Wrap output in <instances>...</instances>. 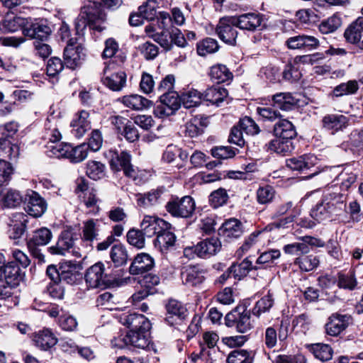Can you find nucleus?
Listing matches in <instances>:
<instances>
[{
  "label": "nucleus",
  "instance_id": "nucleus-1",
  "mask_svg": "<svg viewBox=\"0 0 363 363\" xmlns=\"http://www.w3.org/2000/svg\"><path fill=\"white\" fill-rule=\"evenodd\" d=\"M103 142L101 132L94 130L89 143H83L74 147L70 144H60L52 146L49 156L58 159H86L89 151L96 152L100 149Z\"/></svg>",
  "mask_w": 363,
  "mask_h": 363
},
{
  "label": "nucleus",
  "instance_id": "nucleus-2",
  "mask_svg": "<svg viewBox=\"0 0 363 363\" xmlns=\"http://www.w3.org/2000/svg\"><path fill=\"white\" fill-rule=\"evenodd\" d=\"M84 279L88 287L92 289H106L113 284L106 272L105 264L102 262L89 267L86 271Z\"/></svg>",
  "mask_w": 363,
  "mask_h": 363
},
{
  "label": "nucleus",
  "instance_id": "nucleus-3",
  "mask_svg": "<svg viewBox=\"0 0 363 363\" xmlns=\"http://www.w3.org/2000/svg\"><path fill=\"white\" fill-rule=\"evenodd\" d=\"M81 10L83 15L89 20L92 29L101 31L105 28L102 24L106 21V16L100 3L89 1Z\"/></svg>",
  "mask_w": 363,
  "mask_h": 363
},
{
  "label": "nucleus",
  "instance_id": "nucleus-4",
  "mask_svg": "<svg viewBox=\"0 0 363 363\" xmlns=\"http://www.w3.org/2000/svg\"><path fill=\"white\" fill-rule=\"evenodd\" d=\"M85 54L83 47L77 42V39L69 40L64 49V60L65 65L69 69H75L84 60Z\"/></svg>",
  "mask_w": 363,
  "mask_h": 363
},
{
  "label": "nucleus",
  "instance_id": "nucleus-5",
  "mask_svg": "<svg viewBox=\"0 0 363 363\" xmlns=\"http://www.w3.org/2000/svg\"><path fill=\"white\" fill-rule=\"evenodd\" d=\"M167 211L174 217L189 218L195 210V202L191 196H184L180 200L169 201Z\"/></svg>",
  "mask_w": 363,
  "mask_h": 363
},
{
  "label": "nucleus",
  "instance_id": "nucleus-6",
  "mask_svg": "<svg viewBox=\"0 0 363 363\" xmlns=\"http://www.w3.org/2000/svg\"><path fill=\"white\" fill-rule=\"evenodd\" d=\"M236 27L233 16H225L219 20L216 32L222 41L227 44L234 45L238 34Z\"/></svg>",
  "mask_w": 363,
  "mask_h": 363
},
{
  "label": "nucleus",
  "instance_id": "nucleus-7",
  "mask_svg": "<svg viewBox=\"0 0 363 363\" xmlns=\"http://www.w3.org/2000/svg\"><path fill=\"white\" fill-rule=\"evenodd\" d=\"M50 26L42 19L27 18V23L23 29V35L41 41L46 40L51 33Z\"/></svg>",
  "mask_w": 363,
  "mask_h": 363
},
{
  "label": "nucleus",
  "instance_id": "nucleus-8",
  "mask_svg": "<svg viewBox=\"0 0 363 363\" xmlns=\"http://www.w3.org/2000/svg\"><path fill=\"white\" fill-rule=\"evenodd\" d=\"M170 223L155 216H145L140 223V228L147 238L158 235L164 230L171 229Z\"/></svg>",
  "mask_w": 363,
  "mask_h": 363
},
{
  "label": "nucleus",
  "instance_id": "nucleus-9",
  "mask_svg": "<svg viewBox=\"0 0 363 363\" xmlns=\"http://www.w3.org/2000/svg\"><path fill=\"white\" fill-rule=\"evenodd\" d=\"M24 209L30 216L38 218L42 216L47 210V203L37 192L29 191L26 195Z\"/></svg>",
  "mask_w": 363,
  "mask_h": 363
},
{
  "label": "nucleus",
  "instance_id": "nucleus-10",
  "mask_svg": "<svg viewBox=\"0 0 363 363\" xmlns=\"http://www.w3.org/2000/svg\"><path fill=\"white\" fill-rule=\"evenodd\" d=\"M52 234L50 229L45 227L37 229L33 232L32 237L28 241L29 251L35 256L40 258L43 257L40 253L38 247L48 245L52 240Z\"/></svg>",
  "mask_w": 363,
  "mask_h": 363
},
{
  "label": "nucleus",
  "instance_id": "nucleus-11",
  "mask_svg": "<svg viewBox=\"0 0 363 363\" xmlns=\"http://www.w3.org/2000/svg\"><path fill=\"white\" fill-rule=\"evenodd\" d=\"M226 325L228 327L235 325L238 332L245 333L252 328V322L249 311L244 310L242 313L234 311L225 316Z\"/></svg>",
  "mask_w": 363,
  "mask_h": 363
},
{
  "label": "nucleus",
  "instance_id": "nucleus-12",
  "mask_svg": "<svg viewBox=\"0 0 363 363\" xmlns=\"http://www.w3.org/2000/svg\"><path fill=\"white\" fill-rule=\"evenodd\" d=\"M101 82L110 90L119 91L126 85V74L123 71L111 72L109 67L106 66Z\"/></svg>",
  "mask_w": 363,
  "mask_h": 363
},
{
  "label": "nucleus",
  "instance_id": "nucleus-13",
  "mask_svg": "<svg viewBox=\"0 0 363 363\" xmlns=\"http://www.w3.org/2000/svg\"><path fill=\"white\" fill-rule=\"evenodd\" d=\"M74 247L73 233L70 229L61 232L55 245L48 248L52 255L65 256Z\"/></svg>",
  "mask_w": 363,
  "mask_h": 363
},
{
  "label": "nucleus",
  "instance_id": "nucleus-14",
  "mask_svg": "<svg viewBox=\"0 0 363 363\" xmlns=\"http://www.w3.org/2000/svg\"><path fill=\"white\" fill-rule=\"evenodd\" d=\"M90 114L85 110L76 113L72 122V133L77 138L83 137L91 129Z\"/></svg>",
  "mask_w": 363,
  "mask_h": 363
},
{
  "label": "nucleus",
  "instance_id": "nucleus-15",
  "mask_svg": "<svg viewBox=\"0 0 363 363\" xmlns=\"http://www.w3.org/2000/svg\"><path fill=\"white\" fill-rule=\"evenodd\" d=\"M326 208L333 216H340L346 209V197L340 193H328L323 196Z\"/></svg>",
  "mask_w": 363,
  "mask_h": 363
},
{
  "label": "nucleus",
  "instance_id": "nucleus-16",
  "mask_svg": "<svg viewBox=\"0 0 363 363\" xmlns=\"http://www.w3.org/2000/svg\"><path fill=\"white\" fill-rule=\"evenodd\" d=\"M236 26L242 30L255 31L262 23V17L259 13L250 12L238 16H233Z\"/></svg>",
  "mask_w": 363,
  "mask_h": 363
},
{
  "label": "nucleus",
  "instance_id": "nucleus-17",
  "mask_svg": "<svg viewBox=\"0 0 363 363\" xmlns=\"http://www.w3.org/2000/svg\"><path fill=\"white\" fill-rule=\"evenodd\" d=\"M350 316L347 315L333 314L325 325V330L328 335L337 336L348 326Z\"/></svg>",
  "mask_w": 363,
  "mask_h": 363
},
{
  "label": "nucleus",
  "instance_id": "nucleus-18",
  "mask_svg": "<svg viewBox=\"0 0 363 363\" xmlns=\"http://www.w3.org/2000/svg\"><path fill=\"white\" fill-rule=\"evenodd\" d=\"M221 243L217 238H211L199 242L195 251L199 257L207 258L220 251Z\"/></svg>",
  "mask_w": 363,
  "mask_h": 363
},
{
  "label": "nucleus",
  "instance_id": "nucleus-19",
  "mask_svg": "<svg viewBox=\"0 0 363 363\" xmlns=\"http://www.w3.org/2000/svg\"><path fill=\"white\" fill-rule=\"evenodd\" d=\"M154 267V260L146 253L138 254L130 266L131 274H140L150 271Z\"/></svg>",
  "mask_w": 363,
  "mask_h": 363
},
{
  "label": "nucleus",
  "instance_id": "nucleus-20",
  "mask_svg": "<svg viewBox=\"0 0 363 363\" xmlns=\"http://www.w3.org/2000/svg\"><path fill=\"white\" fill-rule=\"evenodd\" d=\"M0 279L4 280L6 285L16 286L21 279V269L13 262H9L0 272Z\"/></svg>",
  "mask_w": 363,
  "mask_h": 363
},
{
  "label": "nucleus",
  "instance_id": "nucleus-21",
  "mask_svg": "<svg viewBox=\"0 0 363 363\" xmlns=\"http://www.w3.org/2000/svg\"><path fill=\"white\" fill-rule=\"evenodd\" d=\"M166 309L167 313L165 320L170 325H174L177 320H182L186 317V308L177 300H169L166 305Z\"/></svg>",
  "mask_w": 363,
  "mask_h": 363
},
{
  "label": "nucleus",
  "instance_id": "nucleus-22",
  "mask_svg": "<svg viewBox=\"0 0 363 363\" xmlns=\"http://www.w3.org/2000/svg\"><path fill=\"white\" fill-rule=\"evenodd\" d=\"M242 234V223L235 218L226 220L219 228V235L227 240L240 237Z\"/></svg>",
  "mask_w": 363,
  "mask_h": 363
},
{
  "label": "nucleus",
  "instance_id": "nucleus-23",
  "mask_svg": "<svg viewBox=\"0 0 363 363\" xmlns=\"http://www.w3.org/2000/svg\"><path fill=\"white\" fill-rule=\"evenodd\" d=\"M80 269L79 264L74 261H65L60 264L61 280L67 284H74L79 279Z\"/></svg>",
  "mask_w": 363,
  "mask_h": 363
},
{
  "label": "nucleus",
  "instance_id": "nucleus-24",
  "mask_svg": "<svg viewBox=\"0 0 363 363\" xmlns=\"http://www.w3.org/2000/svg\"><path fill=\"white\" fill-rule=\"evenodd\" d=\"M228 96V90L220 86H213L207 89L203 94V99L217 106L227 99Z\"/></svg>",
  "mask_w": 363,
  "mask_h": 363
},
{
  "label": "nucleus",
  "instance_id": "nucleus-25",
  "mask_svg": "<svg viewBox=\"0 0 363 363\" xmlns=\"http://www.w3.org/2000/svg\"><path fill=\"white\" fill-rule=\"evenodd\" d=\"M182 278L184 284L196 286L204 281L203 272L197 266H189L182 272Z\"/></svg>",
  "mask_w": 363,
  "mask_h": 363
},
{
  "label": "nucleus",
  "instance_id": "nucleus-26",
  "mask_svg": "<svg viewBox=\"0 0 363 363\" xmlns=\"http://www.w3.org/2000/svg\"><path fill=\"white\" fill-rule=\"evenodd\" d=\"M99 221L93 218L83 222L81 238L84 242L91 243L98 240L99 235Z\"/></svg>",
  "mask_w": 363,
  "mask_h": 363
},
{
  "label": "nucleus",
  "instance_id": "nucleus-27",
  "mask_svg": "<svg viewBox=\"0 0 363 363\" xmlns=\"http://www.w3.org/2000/svg\"><path fill=\"white\" fill-rule=\"evenodd\" d=\"M274 105L283 111H289L298 105V100L290 92H280L272 96Z\"/></svg>",
  "mask_w": 363,
  "mask_h": 363
},
{
  "label": "nucleus",
  "instance_id": "nucleus-28",
  "mask_svg": "<svg viewBox=\"0 0 363 363\" xmlns=\"http://www.w3.org/2000/svg\"><path fill=\"white\" fill-rule=\"evenodd\" d=\"M363 33V16L359 17L352 23L344 33L346 40L350 43H359Z\"/></svg>",
  "mask_w": 363,
  "mask_h": 363
},
{
  "label": "nucleus",
  "instance_id": "nucleus-29",
  "mask_svg": "<svg viewBox=\"0 0 363 363\" xmlns=\"http://www.w3.org/2000/svg\"><path fill=\"white\" fill-rule=\"evenodd\" d=\"M274 135L285 140H290L296 135L292 123L286 119L279 120L274 127Z\"/></svg>",
  "mask_w": 363,
  "mask_h": 363
},
{
  "label": "nucleus",
  "instance_id": "nucleus-30",
  "mask_svg": "<svg viewBox=\"0 0 363 363\" xmlns=\"http://www.w3.org/2000/svg\"><path fill=\"white\" fill-rule=\"evenodd\" d=\"M126 340L130 345L141 349L147 348L150 343V333L145 330H130Z\"/></svg>",
  "mask_w": 363,
  "mask_h": 363
},
{
  "label": "nucleus",
  "instance_id": "nucleus-31",
  "mask_svg": "<svg viewBox=\"0 0 363 363\" xmlns=\"http://www.w3.org/2000/svg\"><path fill=\"white\" fill-rule=\"evenodd\" d=\"M121 101L126 107L135 111L147 108L152 106L151 101L138 94L125 96L122 98Z\"/></svg>",
  "mask_w": 363,
  "mask_h": 363
},
{
  "label": "nucleus",
  "instance_id": "nucleus-32",
  "mask_svg": "<svg viewBox=\"0 0 363 363\" xmlns=\"http://www.w3.org/2000/svg\"><path fill=\"white\" fill-rule=\"evenodd\" d=\"M211 80L217 84L227 82L232 80L233 75L229 69L224 65L218 64L211 67L209 72Z\"/></svg>",
  "mask_w": 363,
  "mask_h": 363
},
{
  "label": "nucleus",
  "instance_id": "nucleus-33",
  "mask_svg": "<svg viewBox=\"0 0 363 363\" xmlns=\"http://www.w3.org/2000/svg\"><path fill=\"white\" fill-rule=\"evenodd\" d=\"M322 122L325 128L334 133L346 127L347 120L343 115L328 114L323 117Z\"/></svg>",
  "mask_w": 363,
  "mask_h": 363
},
{
  "label": "nucleus",
  "instance_id": "nucleus-34",
  "mask_svg": "<svg viewBox=\"0 0 363 363\" xmlns=\"http://www.w3.org/2000/svg\"><path fill=\"white\" fill-rule=\"evenodd\" d=\"M33 341L36 346L48 350L56 345L57 339L50 330L45 329L35 334Z\"/></svg>",
  "mask_w": 363,
  "mask_h": 363
},
{
  "label": "nucleus",
  "instance_id": "nucleus-35",
  "mask_svg": "<svg viewBox=\"0 0 363 363\" xmlns=\"http://www.w3.org/2000/svg\"><path fill=\"white\" fill-rule=\"evenodd\" d=\"M55 123H52L50 120L48 119L45 123V137H47L50 141V144L46 146V154L48 157L57 159V157H50L49 154H51L50 148L52 146L59 145L61 143L55 144L56 142L60 141L62 138V135L58 128L56 127Z\"/></svg>",
  "mask_w": 363,
  "mask_h": 363
},
{
  "label": "nucleus",
  "instance_id": "nucleus-36",
  "mask_svg": "<svg viewBox=\"0 0 363 363\" xmlns=\"http://www.w3.org/2000/svg\"><path fill=\"white\" fill-rule=\"evenodd\" d=\"M162 191L153 189L145 194H138L137 196L138 205L143 207H149L160 203Z\"/></svg>",
  "mask_w": 363,
  "mask_h": 363
},
{
  "label": "nucleus",
  "instance_id": "nucleus-37",
  "mask_svg": "<svg viewBox=\"0 0 363 363\" xmlns=\"http://www.w3.org/2000/svg\"><path fill=\"white\" fill-rule=\"evenodd\" d=\"M22 196L18 191L9 189L3 192L0 198V204L6 208H15L20 205Z\"/></svg>",
  "mask_w": 363,
  "mask_h": 363
},
{
  "label": "nucleus",
  "instance_id": "nucleus-38",
  "mask_svg": "<svg viewBox=\"0 0 363 363\" xmlns=\"http://www.w3.org/2000/svg\"><path fill=\"white\" fill-rule=\"evenodd\" d=\"M291 150L290 140H285L282 138H277L271 140L267 145V151L277 153L278 155L284 157Z\"/></svg>",
  "mask_w": 363,
  "mask_h": 363
},
{
  "label": "nucleus",
  "instance_id": "nucleus-39",
  "mask_svg": "<svg viewBox=\"0 0 363 363\" xmlns=\"http://www.w3.org/2000/svg\"><path fill=\"white\" fill-rule=\"evenodd\" d=\"M294 264L298 265L301 271L311 272L318 266L319 259L313 255H302L295 259Z\"/></svg>",
  "mask_w": 363,
  "mask_h": 363
},
{
  "label": "nucleus",
  "instance_id": "nucleus-40",
  "mask_svg": "<svg viewBox=\"0 0 363 363\" xmlns=\"http://www.w3.org/2000/svg\"><path fill=\"white\" fill-rule=\"evenodd\" d=\"M257 266H253L251 261L248 258H245L240 264H233L229 268V272L233 274L235 279H241L242 277L247 276L249 272L252 269H257Z\"/></svg>",
  "mask_w": 363,
  "mask_h": 363
},
{
  "label": "nucleus",
  "instance_id": "nucleus-41",
  "mask_svg": "<svg viewBox=\"0 0 363 363\" xmlns=\"http://www.w3.org/2000/svg\"><path fill=\"white\" fill-rule=\"evenodd\" d=\"M13 219L16 223L13 225L10 230V237L13 239H17L24 233L28 219L27 216L23 213L14 214Z\"/></svg>",
  "mask_w": 363,
  "mask_h": 363
},
{
  "label": "nucleus",
  "instance_id": "nucleus-42",
  "mask_svg": "<svg viewBox=\"0 0 363 363\" xmlns=\"http://www.w3.org/2000/svg\"><path fill=\"white\" fill-rule=\"evenodd\" d=\"M337 286L340 289L352 291L357 286V281L353 272L348 273H339L337 280Z\"/></svg>",
  "mask_w": 363,
  "mask_h": 363
},
{
  "label": "nucleus",
  "instance_id": "nucleus-43",
  "mask_svg": "<svg viewBox=\"0 0 363 363\" xmlns=\"http://www.w3.org/2000/svg\"><path fill=\"white\" fill-rule=\"evenodd\" d=\"M27 23V18L16 16L12 18H6L1 23L2 29L7 32H16L21 30L23 33V29Z\"/></svg>",
  "mask_w": 363,
  "mask_h": 363
},
{
  "label": "nucleus",
  "instance_id": "nucleus-44",
  "mask_svg": "<svg viewBox=\"0 0 363 363\" xmlns=\"http://www.w3.org/2000/svg\"><path fill=\"white\" fill-rule=\"evenodd\" d=\"M202 98L203 94L196 89L186 91L181 96L182 103L186 108L199 106Z\"/></svg>",
  "mask_w": 363,
  "mask_h": 363
},
{
  "label": "nucleus",
  "instance_id": "nucleus-45",
  "mask_svg": "<svg viewBox=\"0 0 363 363\" xmlns=\"http://www.w3.org/2000/svg\"><path fill=\"white\" fill-rule=\"evenodd\" d=\"M274 304L273 294L269 291L261 299L257 301L255 306L252 308V313L259 317L262 313L269 311Z\"/></svg>",
  "mask_w": 363,
  "mask_h": 363
},
{
  "label": "nucleus",
  "instance_id": "nucleus-46",
  "mask_svg": "<svg viewBox=\"0 0 363 363\" xmlns=\"http://www.w3.org/2000/svg\"><path fill=\"white\" fill-rule=\"evenodd\" d=\"M20 155L18 145L11 144L9 140L0 137V156L16 159Z\"/></svg>",
  "mask_w": 363,
  "mask_h": 363
},
{
  "label": "nucleus",
  "instance_id": "nucleus-47",
  "mask_svg": "<svg viewBox=\"0 0 363 363\" xmlns=\"http://www.w3.org/2000/svg\"><path fill=\"white\" fill-rule=\"evenodd\" d=\"M350 150L353 152L354 157L362 156L363 152V130H355L350 135Z\"/></svg>",
  "mask_w": 363,
  "mask_h": 363
},
{
  "label": "nucleus",
  "instance_id": "nucleus-48",
  "mask_svg": "<svg viewBox=\"0 0 363 363\" xmlns=\"http://www.w3.org/2000/svg\"><path fill=\"white\" fill-rule=\"evenodd\" d=\"M160 101L174 112L180 108L182 103L181 97L174 91L163 93Z\"/></svg>",
  "mask_w": 363,
  "mask_h": 363
},
{
  "label": "nucleus",
  "instance_id": "nucleus-49",
  "mask_svg": "<svg viewBox=\"0 0 363 363\" xmlns=\"http://www.w3.org/2000/svg\"><path fill=\"white\" fill-rule=\"evenodd\" d=\"M311 351L315 357L322 362L331 359L333 356V350L330 345L326 344L318 343L312 345Z\"/></svg>",
  "mask_w": 363,
  "mask_h": 363
},
{
  "label": "nucleus",
  "instance_id": "nucleus-50",
  "mask_svg": "<svg viewBox=\"0 0 363 363\" xmlns=\"http://www.w3.org/2000/svg\"><path fill=\"white\" fill-rule=\"evenodd\" d=\"M111 258L116 266H122L127 262L128 253L124 246L116 245L112 247L110 252Z\"/></svg>",
  "mask_w": 363,
  "mask_h": 363
},
{
  "label": "nucleus",
  "instance_id": "nucleus-51",
  "mask_svg": "<svg viewBox=\"0 0 363 363\" xmlns=\"http://www.w3.org/2000/svg\"><path fill=\"white\" fill-rule=\"evenodd\" d=\"M311 324V320L306 313L300 314L292 320V327L296 333L306 334L309 330Z\"/></svg>",
  "mask_w": 363,
  "mask_h": 363
},
{
  "label": "nucleus",
  "instance_id": "nucleus-52",
  "mask_svg": "<svg viewBox=\"0 0 363 363\" xmlns=\"http://www.w3.org/2000/svg\"><path fill=\"white\" fill-rule=\"evenodd\" d=\"M219 48L216 40L207 38L200 42L197 45V52L201 56H206L208 54L218 51Z\"/></svg>",
  "mask_w": 363,
  "mask_h": 363
},
{
  "label": "nucleus",
  "instance_id": "nucleus-53",
  "mask_svg": "<svg viewBox=\"0 0 363 363\" xmlns=\"http://www.w3.org/2000/svg\"><path fill=\"white\" fill-rule=\"evenodd\" d=\"M105 166L97 160H90L86 167V174L94 180L101 179L104 175Z\"/></svg>",
  "mask_w": 363,
  "mask_h": 363
},
{
  "label": "nucleus",
  "instance_id": "nucleus-54",
  "mask_svg": "<svg viewBox=\"0 0 363 363\" xmlns=\"http://www.w3.org/2000/svg\"><path fill=\"white\" fill-rule=\"evenodd\" d=\"M257 170V166L255 162H251L247 164H244L242 167V170H232L228 172V177L230 179H247L248 174L255 172Z\"/></svg>",
  "mask_w": 363,
  "mask_h": 363
},
{
  "label": "nucleus",
  "instance_id": "nucleus-55",
  "mask_svg": "<svg viewBox=\"0 0 363 363\" xmlns=\"http://www.w3.org/2000/svg\"><path fill=\"white\" fill-rule=\"evenodd\" d=\"M228 363H252L250 353L245 350H235L228 356Z\"/></svg>",
  "mask_w": 363,
  "mask_h": 363
},
{
  "label": "nucleus",
  "instance_id": "nucleus-56",
  "mask_svg": "<svg viewBox=\"0 0 363 363\" xmlns=\"http://www.w3.org/2000/svg\"><path fill=\"white\" fill-rule=\"evenodd\" d=\"M358 83L355 80H351L347 83H342L335 87L333 94L336 97L342 96L347 94H353L358 89Z\"/></svg>",
  "mask_w": 363,
  "mask_h": 363
},
{
  "label": "nucleus",
  "instance_id": "nucleus-57",
  "mask_svg": "<svg viewBox=\"0 0 363 363\" xmlns=\"http://www.w3.org/2000/svg\"><path fill=\"white\" fill-rule=\"evenodd\" d=\"M239 150L228 146L215 147L211 149V155L216 159H232Z\"/></svg>",
  "mask_w": 363,
  "mask_h": 363
},
{
  "label": "nucleus",
  "instance_id": "nucleus-58",
  "mask_svg": "<svg viewBox=\"0 0 363 363\" xmlns=\"http://www.w3.org/2000/svg\"><path fill=\"white\" fill-rule=\"evenodd\" d=\"M130 160H111L110 164L113 169L116 171L122 169L127 177L135 179L136 172L133 165L130 163Z\"/></svg>",
  "mask_w": 363,
  "mask_h": 363
},
{
  "label": "nucleus",
  "instance_id": "nucleus-59",
  "mask_svg": "<svg viewBox=\"0 0 363 363\" xmlns=\"http://www.w3.org/2000/svg\"><path fill=\"white\" fill-rule=\"evenodd\" d=\"M340 26V18L334 15L322 21L319 26V30L323 34H328L335 32Z\"/></svg>",
  "mask_w": 363,
  "mask_h": 363
},
{
  "label": "nucleus",
  "instance_id": "nucleus-60",
  "mask_svg": "<svg viewBox=\"0 0 363 363\" xmlns=\"http://www.w3.org/2000/svg\"><path fill=\"white\" fill-rule=\"evenodd\" d=\"M310 247L305 242H294L284 245L283 250L286 254L291 255H306L310 252Z\"/></svg>",
  "mask_w": 363,
  "mask_h": 363
},
{
  "label": "nucleus",
  "instance_id": "nucleus-61",
  "mask_svg": "<svg viewBox=\"0 0 363 363\" xmlns=\"http://www.w3.org/2000/svg\"><path fill=\"white\" fill-rule=\"evenodd\" d=\"M311 216L318 222H322L333 217L328 208H326L323 199L311 211Z\"/></svg>",
  "mask_w": 363,
  "mask_h": 363
},
{
  "label": "nucleus",
  "instance_id": "nucleus-62",
  "mask_svg": "<svg viewBox=\"0 0 363 363\" xmlns=\"http://www.w3.org/2000/svg\"><path fill=\"white\" fill-rule=\"evenodd\" d=\"M176 241V236L174 233L170 231V229L164 230L159 233L157 236L156 242L160 247L167 249L172 247Z\"/></svg>",
  "mask_w": 363,
  "mask_h": 363
},
{
  "label": "nucleus",
  "instance_id": "nucleus-63",
  "mask_svg": "<svg viewBox=\"0 0 363 363\" xmlns=\"http://www.w3.org/2000/svg\"><path fill=\"white\" fill-rule=\"evenodd\" d=\"M144 234L140 230H130L127 233V240L130 245L141 249L145 246Z\"/></svg>",
  "mask_w": 363,
  "mask_h": 363
},
{
  "label": "nucleus",
  "instance_id": "nucleus-64",
  "mask_svg": "<svg viewBox=\"0 0 363 363\" xmlns=\"http://www.w3.org/2000/svg\"><path fill=\"white\" fill-rule=\"evenodd\" d=\"M228 199V196L225 189H218L211 194L209 201L211 205L216 208L225 204Z\"/></svg>",
  "mask_w": 363,
  "mask_h": 363
}]
</instances>
